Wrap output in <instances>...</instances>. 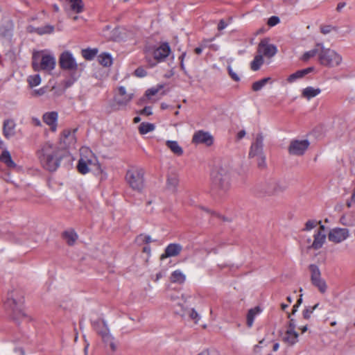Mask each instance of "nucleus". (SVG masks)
<instances>
[{
  "label": "nucleus",
  "mask_w": 355,
  "mask_h": 355,
  "mask_svg": "<svg viewBox=\"0 0 355 355\" xmlns=\"http://www.w3.org/2000/svg\"><path fill=\"white\" fill-rule=\"evenodd\" d=\"M46 92L45 88H40L39 89H35L33 91L32 94L33 96H42Z\"/></svg>",
  "instance_id": "obj_52"
},
{
  "label": "nucleus",
  "mask_w": 355,
  "mask_h": 355,
  "mask_svg": "<svg viewBox=\"0 0 355 355\" xmlns=\"http://www.w3.org/2000/svg\"><path fill=\"white\" fill-rule=\"evenodd\" d=\"M144 174L141 168H132L127 171L125 179L132 189L138 191L142 190L144 186Z\"/></svg>",
  "instance_id": "obj_8"
},
{
  "label": "nucleus",
  "mask_w": 355,
  "mask_h": 355,
  "mask_svg": "<svg viewBox=\"0 0 355 355\" xmlns=\"http://www.w3.org/2000/svg\"><path fill=\"white\" fill-rule=\"evenodd\" d=\"M321 92V89L320 88H314L313 87H307L302 90V97L306 98L307 100H310L311 98L315 97Z\"/></svg>",
  "instance_id": "obj_28"
},
{
  "label": "nucleus",
  "mask_w": 355,
  "mask_h": 355,
  "mask_svg": "<svg viewBox=\"0 0 355 355\" xmlns=\"http://www.w3.org/2000/svg\"><path fill=\"white\" fill-rule=\"evenodd\" d=\"M227 69H228L230 76L234 80L239 81L240 80L239 76L232 70V69L230 66H228Z\"/></svg>",
  "instance_id": "obj_51"
},
{
  "label": "nucleus",
  "mask_w": 355,
  "mask_h": 355,
  "mask_svg": "<svg viewBox=\"0 0 355 355\" xmlns=\"http://www.w3.org/2000/svg\"><path fill=\"white\" fill-rule=\"evenodd\" d=\"M191 297L189 296V295H182V300H183L184 302H186L187 301V300L189 298H190Z\"/></svg>",
  "instance_id": "obj_64"
},
{
  "label": "nucleus",
  "mask_w": 355,
  "mask_h": 355,
  "mask_svg": "<svg viewBox=\"0 0 355 355\" xmlns=\"http://www.w3.org/2000/svg\"><path fill=\"white\" fill-rule=\"evenodd\" d=\"M99 62L104 67H109L112 63V59L110 54L102 53L98 56Z\"/></svg>",
  "instance_id": "obj_37"
},
{
  "label": "nucleus",
  "mask_w": 355,
  "mask_h": 355,
  "mask_svg": "<svg viewBox=\"0 0 355 355\" xmlns=\"http://www.w3.org/2000/svg\"><path fill=\"white\" fill-rule=\"evenodd\" d=\"M227 26V23L223 19H221V20H220V21L218 23V29L219 31H221V30L224 29L225 28H226Z\"/></svg>",
  "instance_id": "obj_55"
},
{
  "label": "nucleus",
  "mask_w": 355,
  "mask_h": 355,
  "mask_svg": "<svg viewBox=\"0 0 355 355\" xmlns=\"http://www.w3.org/2000/svg\"><path fill=\"white\" fill-rule=\"evenodd\" d=\"M33 122L35 125L40 126L41 121L38 119H33Z\"/></svg>",
  "instance_id": "obj_63"
},
{
  "label": "nucleus",
  "mask_w": 355,
  "mask_h": 355,
  "mask_svg": "<svg viewBox=\"0 0 355 355\" xmlns=\"http://www.w3.org/2000/svg\"><path fill=\"white\" fill-rule=\"evenodd\" d=\"M320 47L318 46V43H317L313 49H312L310 51H308L305 52L302 55V56L301 58V60L302 61L306 62L310 58L314 57L316 55H318V57L319 54H320Z\"/></svg>",
  "instance_id": "obj_33"
},
{
  "label": "nucleus",
  "mask_w": 355,
  "mask_h": 355,
  "mask_svg": "<svg viewBox=\"0 0 355 355\" xmlns=\"http://www.w3.org/2000/svg\"><path fill=\"white\" fill-rule=\"evenodd\" d=\"M78 234L73 230H69L63 233V239L69 245H74L78 239Z\"/></svg>",
  "instance_id": "obj_29"
},
{
  "label": "nucleus",
  "mask_w": 355,
  "mask_h": 355,
  "mask_svg": "<svg viewBox=\"0 0 355 355\" xmlns=\"http://www.w3.org/2000/svg\"><path fill=\"white\" fill-rule=\"evenodd\" d=\"M76 129L65 130L62 132L60 141L63 143L64 148H69L73 146L76 141L75 132Z\"/></svg>",
  "instance_id": "obj_19"
},
{
  "label": "nucleus",
  "mask_w": 355,
  "mask_h": 355,
  "mask_svg": "<svg viewBox=\"0 0 355 355\" xmlns=\"http://www.w3.org/2000/svg\"><path fill=\"white\" fill-rule=\"evenodd\" d=\"M37 28H35V27H34V26H33L30 25V26H28L27 27V31H28V32L31 33H36V30H37Z\"/></svg>",
  "instance_id": "obj_59"
},
{
  "label": "nucleus",
  "mask_w": 355,
  "mask_h": 355,
  "mask_svg": "<svg viewBox=\"0 0 355 355\" xmlns=\"http://www.w3.org/2000/svg\"><path fill=\"white\" fill-rule=\"evenodd\" d=\"M332 29L333 28L329 26H324L321 28V33L324 35L328 34L331 31Z\"/></svg>",
  "instance_id": "obj_54"
},
{
  "label": "nucleus",
  "mask_w": 355,
  "mask_h": 355,
  "mask_svg": "<svg viewBox=\"0 0 355 355\" xmlns=\"http://www.w3.org/2000/svg\"><path fill=\"white\" fill-rule=\"evenodd\" d=\"M349 236L348 230L345 228H335L331 230L328 235L329 240L334 243H340Z\"/></svg>",
  "instance_id": "obj_17"
},
{
  "label": "nucleus",
  "mask_w": 355,
  "mask_h": 355,
  "mask_svg": "<svg viewBox=\"0 0 355 355\" xmlns=\"http://www.w3.org/2000/svg\"><path fill=\"white\" fill-rule=\"evenodd\" d=\"M170 52L171 49L167 43H164L152 51H148L146 58L148 59V56L152 55L155 60V62H152L148 60L150 66L154 67L156 65L157 62L163 61L168 57Z\"/></svg>",
  "instance_id": "obj_9"
},
{
  "label": "nucleus",
  "mask_w": 355,
  "mask_h": 355,
  "mask_svg": "<svg viewBox=\"0 0 355 355\" xmlns=\"http://www.w3.org/2000/svg\"><path fill=\"white\" fill-rule=\"evenodd\" d=\"M263 56L261 55H260L259 53H258V55H257L254 57L253 61L251 62V69L253 71H257L258 69H260V67L263 64Z\"/></svg>",
  "instance_id": "obj_35"
},
{
  "label": "nucleus",
  "mask_w": 355,
  "mask_h": 355,
  "mask_svg": "<svg viewBox=\"0 0 355 355\" xmlns=\"http://www.w3.org/2000/svg\"><path fill=\"white\" fill-rule=\"evenodd\" d=\"M69 3V8H65L66 11H70L75 13H80L83 10L84 4L82 0H68Z\"/></svg>",
  "instance_id": "obj_26"
},
{
  "label": "nucleus",
  "mask_w": 355,
  "mask_h": 355,
  "mask_svg": "<svg viewBox=\"0 0 355 355\" xmlns=\"http://www.w3.org/2000/svg\"><path fill=\"white\" fill-rule=\"evenodd\" d=\"M298 333L295 330L286 329L282 334V341L289 346H293L298 342Z\"/></svg>",
  "instance_id": "obj_21"
},
{
  "label": "nucleus",
  "mask_w": 355,
  "mask_h": 355,
  "mask_svg": "<svg viewBox=\"0 0 355 355\" xmlns=\"http://www.w3.org/2000/svg\"><path fill=\"white\" fill-rule=\"evenodd\" d=\"M288 318L290 319V320H289V323L286 327V329L295 330L296 324H295L294 319L291 318V313L288 314Z\"/></svg>",
  "instance_id": "obj_48"
},
{
  "label": "nucleus",
  "mask_w": 355,
  "mask_h": 355,
  "mask_svg": "<svg viewBox=\"0 0 355 355\" xmlns=\"http://www.w3.org/2000/svg\"><path fill=\"white\" fill-rule=\"evenodd\" d=\"M179 179L175 175H168L166 183V189L171 193H175L178 191Z\"/></svg>",
  "instance_id": "obj_25"
},
{
  "label": "nucleus",
  "mask_w": 355,
  "mask_h": 355,
  "mask_svg": "<svg viewBox=\"0 0 355 355\" xmlns=\"http://www.w3.org/2000/svg\"><path fill=\"white\" fill-rule=\"evenodd\" d=\"M279 23V18L276 16H272V17H270L268 21V24L270 26H274Z\"/></svg>",
  "instance_id": "obj_49"
},
{
  "label": "nucleus",
  "mask_w": 355,
  "mask_h": 355,
  "mask_svg": "<svg viewBox=\"0 0 355 355\" xmlns=\"http://www.w3.org/2000/svg\"><path fill=\"white\" fill-rule=\"evenodd\" d=\"M345 6V3L344 2H341V3H339L338 5H337V7H336V10L338 12H340L341 10Z\"/></svg>",
  "instance_id": "obj_58"
},
{
  "label": "nucleus",
  "mask_w": 355,
  "mask_h": 355,
  "mask_svg": "<svg viewBox=\"0 0 355 355\" xmlns=\"http://www.w3.org/2000/svg\"><path fill=\"white\" fill-rule=\"evenodd\" d=\"M310 145L307 139L293 140L288 146V153L291 155L302 156L307 150Z\"/></svg>",
  "instance_id": "obj_12"
},
{
  "label": "nucleus",
  "mask_w": 355,
  "mask_h": 355,
  "mask_svg": "<svg viewBox=\"0 0 355 355\" xmlns=\"http://www.w3.org/2000/svg\"><path fill=\"white\" fill-rule=\"evenodd\" d=\"M279 344L278 343H275L272 345V350L274 352H276L279 349Z\"/></svg>",
  "instance_id": "obj_62"
},
{
  "label": "nucleus",
  "mask_w": 355,
  "mask_h": 355,
  "mask_svg": "<svg viewBox=\"0 0 355 355\" xmlns=\"http://www.w3.org/2000/svg\"><path fill=\"white\" fill-rule=\"evenodd\" d=\"M261 310L259 306H256L248 311L247 314V325L251 327L253 325L255 317L261 313Z\"/></svg>",
  "instance_id": "obj_31"
},
{
  "label": "nucleus",
  "mask_w": 355,
  "mask_h": 355,
  "mask_svg": "<svg viewBox=\"0 0 355 355\" xmlns=\"http://www.w3.org/2000/svg\"><path fill=\"white\" fill-rule=\"evenodd\" d=\"M54 27L51 25H46L42 27H38L36 30V33L42 35L44 34H51L53 32Z\"/></svg>",
  "instance_id": "obj_39"
},
{
  "label": "nucleus",
  "mask_w": 355,
  "mask_h": 355,
  "mask_svg": "<svg viewBox=\"0 0 355 355\" xmlns=\"http://www.w3.org/2000/svg\"><path fill=\"white\" fill-rule=\"evenodd\" d=\"M263 137L261 135H257L256 141L251 146L250 150L249 153V157L250 158L259 156L263 153Z\"/></svg>",
  "instance_id": "obj_20"
},
{
  "label": "nucleus",
  "mask_w": 355,
  "mask_h": 355,
  "mask_svg": "<svg viewBox=\"0 0 355 355\" xmlns=\"http://www.w3.org/2000/svg\"><path fill=\"white\" fill-rule=\"evenodd\" d=\"M155 125L150 123H141L139 126V132L141 135L147 134L155 130Z\"/></svg>",
  "instance_id": "obj_36"
},
{
  "label": "nucleus",
  "mask_w": 355,
  "mask_h": 355,
  "mask_svg": "<svg viewBox=\"0 0 355 355\" xmlns=\"http://www.w3.org/2000/svg\"><path fill=\"white\" fill-rule=\"evenodd\" d=\"M197 355H220V352L214 348L205 349Z\"/></svg>",
  "instance_id": "obj_44"
},
{
  "label": "nucleus",
  "mask_w": 355,
  "mask_h": 355,
  "mask_svg": "<svg viewBox=\"0 0 355 355\" xmlns=\"http://www.w3.org/2000/svg\"><path fill=\"white\" fill-rule=\"evenodd\" d=\"M27 81L30 87L39 85L41 83V77L39 74L31 75L28 77Z\"/></svg>",
  "instance_id": "obj_38"
},
{
  "label": "nucleus",
  "mask_w": 355,
  "mask_h": 355,
  "mask_svg": "<svg viewBox=\"0 0 355 355\" xmlns=\"http://www.w3.org/2000/svg\"><path fill=\"white\" fill-rule=\"evenodd\" d=\"M80 157L77 168L82 174L93 172L96 174L101 173L102 170L97 157L87 147H83L80 150Z\"/></svg>",
  "instance_id": "obj_2"
},
{
  "label": "nucleus",
  "mask_w": 355,
  "mask_h": 355,
  "mask_svg": "<svg viewBox=\"0 0 355 355\" xmlns=\"http://www.w3.org/2000/svg\"><path fill=\"white\" fill-rule=\"evenodd\" d=\"M135 74L137 77H144L146 76V70L142 67H139L135 71Z\"/></svg>",
  "instance_id": "obj_50"
},
{
  "label": "nucleus",
  "mask_w": 355,
  "mask_h": 355,
  "mask_svg": "<svg viewBox=\"0 0 355 355\" xmlns=\"http://www.w3.org/2000/svg\"><path fill=\"white\" fill-rule=\"evenodd\" d=\"M326 239V233L324 225H320L318 228L316 233L314 234V240L312 243L311 248L314 250L320 249Z\"/></svg>",
  "instance_id": "obj_18"
},
{
  "label": "nucleus",
  "mask_w": 355,
  "mask_h": 355,
  "mask_svg": "<svg viewBox=\"0 0 355 355\" xmlns=\"http://www.w3.org/2000/svg\"><path fill=\"white\" fill-rule=\"evenodd\" d=\"M245 135V130H241L239 132L237 137L239 139H242Z\"/></svg>",
  "instance_id": "obj_60"
},
{
  "label": "nucleus",
  "mask_w": 355,
  "mask_h": 355,
  "mask_svg": "<svg viewBox=\"0 0 355 355\" xmlns=\"http://www.w3.org/2000/svg\"><path fill=\"white\" fill-rule=\"evenodd\" d=\"M134 96L133 91L128 92L123 86H120L118 88V94L114 96V103L119 108H124L130 103Z\"/></svg>",
  "instance_id": "obj_11"
},
{
  "label": "nucleus",
  "mask_w": 355,
  "mask_h": 355,
  "mask_svg": "<svg viewBox=\"0 0 355 355\" xmlns=\"http://www.w3.org/2000/svg\"><path fill=\"white\" fill-rule=\"evenodd\" d=\"M166 145L175 155L181 156L183 154V149L178 141L168 140L166 141Z\"/></svg>",
  "instance_id": "obj_30"
},
{
  "label": "nucleus",
  "mask_w": 355,
  "mask_h": 355,
  "mask_svg": "<svg viewBox=\"0 0 355 355\" xmlns=\"http://www.w3.org/2000/svg\"><path fill=\"white\" fill-rule=\"evenodd\" d=\"M268 38L261 40L258 45L257 52L262 56L270 58L277 53V49L275 45L270 44Z\"/></svg>",
  "instance_id": "obj_14"
},
{
  "label": "nucleus",
  "mask_w": 355,
  "mask_h": 355,
  "mask_svg": "<svg viewBox=\"0 0 355 355\" xmlns=\"http://www.w3.org/2000/svg\"><path fill=\"white\" fill-rule=\"evenodd\" d=\"M60 67L64 69L75 70L77 68V64L72 54L69 51L62 53L60 58Z\"/></svg>",
  "instance_id": "obj_16"
},
{
  "label": "nucleus",
  "mask_w": 355,
  "mask_h": 355,
  "mask_svg": "<svg viewBox=\"0 0 355 355\" xmlns=\"http://www.w3.org/2000/svg\"><path fill=\"white\" fill-rule=\"evenodd\" d=\"M313 69H314L313 67H309V68L302 69V72L303 73V76H305V75L308 74L309 73L313 71Z\"/></svg>",
  "instance_id": "obj_56"
},
{
  "label": "nucleus",
  "mask_w": 355,
  "mask_h": 355,
  "mask_svg": "<svg viewBox=\"0 0 355 355\" xmlns=\"http://www.w3.org/2000/svg\"><path fill=\"white\" fill-rule=\"evenodd\" d=\"M314 311V309L311 306H309L304 309L302 312L303 318L306 320H309L311 318V314Z\"/></svg>",
  "instance_id": "obj_46"
},
{
  "label": "nucleus",
  "mask_w": 355,
  "mask_h": 355,
  "mask_svg": "<svg viewBox=\"0 0 355 355\" xmlns=\"http://www.w3.org/2000/svg\"><path fill=\"white\" fill-rule=\"evenodd\" d=\"M0 160L6 164L9 168H15V163L12 159L11 155L8 150H4L0 156Z\"/></svg>",
  "instance_id": "obj_34"
},
{
  "label": "nucleus",
  "mask_w": 355,
  "mask_h": 355,
  "mask_svg": "<svg viewBox=\"0 0 355 355\" xmlns=\"http://www.w3.org/2000/svg\"><path fill=\"white\" fill-rule=\"evenodd\" d=\"M309 270L311 272V281L312 284L318 288L320 293H325L327 288V285L324 279L321 277V272L319 268L317 266L312 264L309 266Z\"/></svg>",
  "instance_id": "obj_10"
},
{
  "label": "nucleus",
  "mask_w": 355,
  "mask_h": 355,
  "mask_svg": "<svg viewBox=\"0 0 355 355\" xmlns=\"http://www.w3.org/2000/svg\"><path fill=\"white\" fill-rule=\"evenodd\" d=\"M192 142L196 144H205L210 146L214 143V137L208 132L198 130L194 133Z\"/></svg>",
  "instance_id": "obj_15"
},
{
  "label": "nucleus",
  "mask_w": 355,
  "mask_h": 355,
  "mask_svg": "<svg viewBox=\"0 0 355 355\" xmlns=\"http://www.w3.org/2000/svg\"><path fill=\"white\" fill-rule=\"evenodd\" d=\"M257 157V165L258 167L260 168H263L266 166V156L264 154H261L259 156H256Z\"/></svg>",
  "instance_id": "obj_45"
},
{
  "label": "nucleus",
  "mask_w": 355,
  "mask_h": 355,
  "mask_svg": "<svg viewBox=\"0 0 355 355\" xmlns=\"http://www.w3.org/2000/svg\"><path fill=\"white\" fill-rule=\"evenodd\" d=\"M22 303L23 297L20 293L17 290H12L7 294L4 306L7 310L12 311L13 318L17 320L18 315H24L21 310Z\"/></svg>",
  "instance_id": "obj_7"
},
{
  "label": "nucleus",
  "mask_w": 355,
  "mask_h": 355,
  "mask_svg": "<svg viewBox=\"0 0 355 355\" xmlns=\"http://www.w3.org/2000/svg\"><path fill=\"white\" fill-rule=\"evenodd\" d=\"M15 353L16 355H24V352L21 349H16Z\"/></svg>",
  "instance_id": "obj_61"
},
{
  "label": "nucleus",
  "mask_w": 355,
  "mask_h": 355,
  "mask_svg": "<svg viewBox=\"0 0 355 355\" xmlns=\"http://www.w3.org/2000/svg\"><path fill=\"white\" fill-rule=\"evenodd\" d=\"M212 191L219 196L226 194L231 187V168L227 164L217 166L211 173Z\"/></svg>",
  "instance_id": "obj_1"
},
{
  "label": "nucleus",
  "mask_w": 355,
  "mask_h": 355,
  "mask_svg": "<svg viewBox=\"0 0 355 355\" xmlns=\"http://www.w3.org/2000/svg\"><path fill=\"white\" fill-rule=\"evenodd\" d=\"M15 124L12 120H6L3 123V135L9 138L15 135Z\"/></svg>",
  "instance_id": "obj_27"
},
{
  "label": "nucleus",
  "mask_w": 355,
  "mask_h": 355,
  "mask_svg": "<svg viewBox=\"0 0 355 355\" xmlns=\"http://www.w3.org/2000/svg\"><path fill=\"white\" fill-rule=\"evenodd\" d=\"M84 340H85V346L84 347V353H85V355H88L87 353H88V347H89V343L87 341L86 338H85V336H84Z\"/></svg>",
  "instance_id": "obj_57"
},
{
  "label": "nucleus",
  "mask_w": 355,
  "mask_h": 355,
  "mask_svg": "<svg viewBox=\"0 0 355 355\" xmlns=\"http://www.w3.org/2000/svg\"><path fill=\"white\" fill-rule=\"evenodd\" d=\"M96 49H84L82 51V55L87 60H92L97 54Z\"/></svg>",
  "instance_id": "obj_40"
},
{
  "label": "nucleus",
  "mask_w": 355,
  "mask_h": 355,
  "mask_svg": "<svg viewBox=\"0 0 355 355\" xmlns=\"http://www.w3.org/2000/svg\"><path fill=\"white\" fill-rule=\"evenodd\" d=\"M178 305L182 307V317H188V318L192 320L195 324H197L200 319V314L192 308L184 307L183 304L178 303Z\"/></svg>",
  "instance_id": "obj_22"
},
{
  "label": "nucleus",
  "mask_w": 355,
  "mask_h": 355,
  "mask_svg": "<svg viewBox=\"0 0 355 355\" xmlns=\"http://www.w3.org/2000/svg\"><path fill=\"white\" fill-rule=\"evenodd\" d=\"M140 114H146L147 116L152 114V109L150 107H145L142 110H141Z\"/></svg>",
  "instance_id": "obj_53"
},
{
  "label": "nucleus",
  "mask_w": 355,
  "mask_h": 355,
  "mask_svg": "<svg viewBox=\"0 0 355 355\" xmlns=\"http://www.w3.org/2000/svg\"><path fill=\"white\" fill-rule=\"evenodd\" d=\"M270 78H265L257 82H254L252 85V89L255 92L261 89L268 82Z\"/></svg>",
  "instance_id": "obj_41"
},
{
  "label": "nucleus",
  "mask_w": 355,
  "mask_h": 355,
  "mask_svg": "<svg viewBox=\"0 0 355 355\" xmlns=\"http://www.w3.org/2000/svg\"><path fill=\"white\" fill-rule=\"evenodd\" d=\"M43 120L45 123L50 126L52 131H55L57 128L58 114L52 112L44 114Z\"/></svg>",
  "instance_id": "obj_24"
},
{
  "label": "nucleus",
  "mask_w": 355,
  "mask_h": 355,
  "mask_svg": "<svg viewBox=\"0 0 355 355\" xmlns=\"http://www.w3.org/2000/svg\"><path fill=\"white\" fill-rule=\"evenodd\" d=\"M304 76H303V73L302 72V70H299L292 74H291L288 78L287 81L290 83H292L295 82L297 79H300L303 78Z\"/></svg>",
  "instance_id": "obj_43"
},
{
  "label": "nucleus",
  "mask_w": 355,
  "mask_h": 355,
  "mask_svg": "<svg viewBox=\"0 0 355 355\" xmlns=\"http://www.w3.org/2000/svg\"><path fill=\"white\" fill-rule=\"evenodd\" d=\"M163 87V85H157L156 87L150 88L146 91V96L148 98H150L152 96L157 94Z\"/></svg>",
  "instance_id": "obj_42"
},
{
  "label": "nucleus",
  "mask_w": 355,
  "mask_h": 355,
  "mask_svg": "<svg viewBox=\"0 0 355 355\" xmlns=\"http://www.w3.org/2000/svg\"><path fill=\"white\" fill-rule=\"evenodd\" d=\"M318 223L316 220H308L305 224L304 230L309 231L315 228Z\"/></svg>",
  "instance_id": "obj_47"
},
{
  "label": "nucleus",
  "mask_w": 355,
  "mask_h": 355,
  "mask_svg": "<svg viewBox=\"0 0 355 355\" xmlns=\"http://www.w3.org/2000/svg\"><path fill=\"white\" fill-rule=\"evenodd\" d=\"M320 52L318 56L319 63L328 68L339 67L343 62V57L336 51L326 48L322 43H318Z\"/></svg>",
  "instance_id": "obj_5"
},
{
  "label": "nucleus",
  "mask_w": 355,
  "mask_h": 355,
  "mask_svg": "<svg viewBox=\"0 0 355 355\" xmlns=\"http://www.w3.org/2000/svg\"><path fill=\"white\" fill-rule=\"evenodd\" d=\"M286 188L285 183L276 179H269L258 186L257 192L260 197L273 196L283 193Z\"/></svg>",
  "instance_id": "obj_6"
},
{
  "label": "nucleus",
  "mask_w": 355,
  "mask_h": 355,
  "mask_svg": "<svg viewBox=\"0 0 355 355\" xmlns=\"http://www.w3.org/2000/svg\"><path fill=\"white\" fill-rule=\"evenodd\" d=\"M182 248L180 244L171 243L165 249V252L160 257V259L163 260L167 257H175L180 254Z\"/></svg>",
  "instance_id": "obj_23"
},
{
  "label": "nucleus",
  "mask_w": 355,
  "mask_h": 355,
  "mask_svg": "<svg viewBox=\"0 0 355 355\" xmlns=\"http://www.w3.org/2000/svg\"><path fill=\"white\" fill-rule=\"evenodd\" d=\"M186 280V275L180 270L173 271L171 275V281L173 283L182 284Z\"/></svg>",
  "instance_id": "obj_32"
},
{
  "label": "nucleus",
  "mask_w": 355,
  "mask_h": 355,
  "mask_svg": "<svg viewBox=\"0 0 355 355\" xmlns=\"http://www.w3.org/2000/svg\"><path fill=\"white\" fill-rule=\"evenodd\" d=\"M55 58L47 51H34L32 65L35 71L51 72L55 67Z\"/></svg>",
  "instance_id": "obj_4"
},
{
  "label": "nucleus",
  "mask_w": 355,
  "mask_h": 355,
  "mask_svg": "<svg viewBox=\"0 0 355 355\" xmlns=\"http://www.w3.org/2000/svg\"><path fill=\"white\" fill-rule=\"evenodd\" d=\"M98 327L96 330L99 335H101L103 341L109 345L112 352L116 349V345L114 342V337L110 334L109 329L104 322L98 323Z\"/></svg>",
  "instance_id": "obj_13"
},
{
  "label": "nucleus",
  "mask_w": 355,
  "mask_h": 355,
  "mask_svg": "<svg viewBox=\"0 0 355 355\" xmlns=\"http://www.w3.org/2000/svg\"><path fill=\"white\" fill-rule=\"evenodd\" d=\"M58 148L50 142L46 143L39 151V159L42 166L50 171H55L60 164Z\"/></svg>",
  "instance_id": "obj_3"
}]
</instances>
